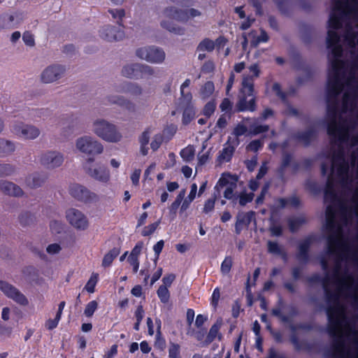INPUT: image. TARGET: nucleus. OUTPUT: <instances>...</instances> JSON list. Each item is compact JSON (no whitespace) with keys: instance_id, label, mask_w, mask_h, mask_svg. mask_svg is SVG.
<instances>
[{"instance_id":"nucleus-1","label":"nucleus","mask_w":358,"mask_h":358,"mask_svg":"<svg viewBox=\"0 0 358 358\" xmlns=\"http://www.w3.org/2000/svg\"><path fill=\"white\" fill-rule=\"evenodd\" d=\"M327 38L329 71L327 90L330 147L322 173L358 171V0H332Z\"/></svg>"},{"instance_id":"nucleus-2","label":"nucleus","mask_w":358,"mask_h":358,"mask_svg":"<svg viewBox=\"0 0 358 358\" xmlns=\"http://www.w3.org/2000/svg\"><path fill=\"white\" fill-rule=\"evenodd\" d=\"M327 240L321 265L324 276L314 274L310 284L321 283L327 300V331L333 339L330 358H358V240L342 243Z\"/></svg>"},{"instance_id":"nucleus-3","label":"nucleus","mask_w":358,"mask_h":358,"mask_svg":"<svg viewBox=\"0 0 358 358\" xmlns=\"http://www.w3.org/2000/svg\"><path fill=\"white\" fill-rule=\"evenodd\" d=\"M92 131L96 136L106 142L117 143L122 138L117 126L103 118H96L92 122Z\"/></svg>"},{"instance_id":"nucleus-4","label":"nucleus","mask_w":358,"mask_h":358,"mask_svg":"<svg viewBox=\"0 0 358 358\" xmlns=\"http://www.w3.org/2000/svg\"><path fill=\"white\" fill-rule=\"evenodd\" d=\"M76 150L90 157L101 155L103 152V145L91 136H83L75 141Z\"/></svg>"},{"instance_id":"nucleus-5","label":"nucleus","mask_w":358,"mask_h":358,"mask_svg":"<svg viewBox=\"0 0 358 358\" xmlns=\"http://www.w3.org/2000/svg\"><path fill=\"white\" fill-rule=\"evenodd\" d=\"M236 182V178L231 176L230 174L224 173L214 188L215 198H220L221 192L223 190V195L225 199H236L234 194V192L237 187Z\"/></svg>"},{"instance_id":"nucleus-6","label":"nucleus","mask_w":358,"mask_h":358,"mask_svg":"<svg viewBox=\"0 0 358 358\" xmlns=\"http://www.w3.org/2000/svg\"><path fill=\"white\" fill-rule=\"evenodd\" d=\"M94 160L93 157H89L86 159L84 164L85 173L95 180L102 183H107L110 178L108 169L99 163L93 165Z\"/></svg>"},{"instance_id":"nucleus-7","label":"nucleus","mask_w":358,"mask_h":358,"mask_svg":"<svg viewBox=\"0 0 358 358\" xmlns=\"http://www.w3.org/2000/svg\"><path fill=\"white\" fill-rule=\"evenodd\" d=\"M136 55L141 59L150 64H159L164 62L166 53L162 49L156 46H144L136 50Z\"/></svg>"},{"instance_id":"nucleus-8","label":"nucleus","mask_w":358,"mask_h":358,"mask_svg":"<svg viewBox=\"0 0 358 358\" xmlns=\"http://www.w3.org/2000/svg\"><path fill=\"white\" fill-rule=\"evenodd\" d=\"M66 66L59 64L47 66L40 74V80L44 84H52L58 82L66 74Z\"/></svg>"},{"instance_id":"nucleus-9","label":"nucleus","mask_w":358,"mask_h":358,"mask_svg":"<svg viewBox=\"0 0 358 358\" xmlns=\"http://www.w3.org/2000/svg\"><path fill=\"white\" fill-rule=\"evenodd\" d=\"M12 132L18 138L26 141H34L38 138L41 134V131L38 127L24 122L14 124Z\"/></svg>"},{"instance_id":"nucleus-10","label":"nucleus","mask_w":358,"mask_h":358,"mask_svg":"<svg viewBox=\"0 0 358 358\" xmlns=\"http://www.w3.org/2000/svg\"><path fill=\"white\" fill-rule=\"evenodd\" d=\"M66 218L69 224L78 231H85L89 228L87 217L81 210L71 208L66 211Z\"/></svg>"},{"instance_id":"nucleus-11","label":"nucleus","mask_w":358,"mask_h":358,"mask_svg":"<svg viewBox=\"0 0 358 358\" xmlns=\"http://www.w3.org/2000/svg\"><path fill=\"white\" fill-rule=\"evenodd\" d=\"M64 161V155L56 150H48L39 157L40 164L47 169L52 170L61 166Z\"/></svg>"},{"instance_id":"nucleus-12","label":"nucleus","mask_w":358,"mask_h":358,"mask_svg":"<svg viewBox=\"0 0 358 358\" xmlns=\"http://www.w3.org/2000/svg\"><path fill=\"white\" fill-rule=\"evenodd\" d=\"M1 291L9 299L22 306L29 304L28 299L17 288L9 282L0 280Z\"/></svg>"},{"instance_id":"nucleus-13","label":"nucleus","mask_w":358,"mask_h":358,"mask_svg":"<svg viewBox=\"0 0 358 358\" xmlns=\"http://www.w3.org/2000/svg\"><path fill=\"white\" fill-rule=\"evenodd\" d=\"M70 194L78 201L84 203L97 201L99 196L89 190L87 187L79 184L71 185L69 189Z\"/></svg>"},{"instance_id":"nucleus-14","label":"nucleus","mask_w":358,"mask_h":358,"mask_svg":"<svg viewBox=\"0 0 358 358\" xmlns=\"http://www.w3.org/2000/svg\"><path fill=\"white\" fill-rule=\"evenodd\" d=\"M99 37L108 42H115L124 38V31L115 26L106 24L102 26L99 30Z\"/></svg>"},{"instance_id":"nucleus-15","label":"nucleus","mask_w":358,"mask_h":358,"mask_svg":"<svg viewBox=\"0 0 358 358\" xmlns=\"http://www.w3.org/2000/svg\"><path fill=\"white\" fill-rule=\"evenodd\" d=\"M0 191L5 195L20 197L24 194L22 189L13 182L0 180Z\"/></svg>"},{"instance_id":"nucleus-16","label":"nucleus","mask_w":358,"mask_h":358,"mask_svg":"<svg viewBox=\"0 0 358 358\" xmlns=\"http://www.w3.org/2000/svg\"><path fill=\"white\" fill-rule=\"evenodd\" d=\"M115 90L120 93H129L132 96H138L142 95L143 90L141 86L137 83L124 82L117 85Z\"/></svg>"},{"instance_id":"nucleus-17","label":"nucleus","mask_w":358,"mask_h":358,"mask_svg":"<svg viewBox=\"0 0 358 358\" xmlns=\"http://www.w3.org/2000/svg\"><path fill=\"white\" fill-rule=\"evenodd\" d=\"M164 14L165 16L178 21L186 22L189 20V15L187 11L178 10L174 7H168L165 8Z\"/></svg>"},{"instance_id":"nucleus-18","label":"nucleus","mask_w":358,"mask_h":358,"mask_svg":"<svg viewBox=\"0 0 358 358\" xmlns=\"http://www.w3.org/2000/svg\"><path fill=\"white\" fill-rule=\"evenodd\" d=\"M312 243V238L308 237L301 241L299 245V252L296 258L303 263H306L308 260V252Z\"/></svg>"},{"instance_id":"nucleus-19","label":"nucleus","mask_w":358,"mask_h":358,"mask_svg":"<svg viewBox=\"0 0 358 358\" xmlns=\"http://www.w3.org/2000/svg\"><path fill=\"white\" fill-rule=\"evenodd\" d=\"M247 96L246 95H243L239 98L236 106L237 111H255L256 110L255 98L252 97L250 100L247 101Z\"/></svg>"},{"instance_id":"nucleus-20","label":"nucleus","mask_w":358,"mask_h":358,"mask_svg":"<svg viewBox=\"0 0 358 358\" xmlns=\"http://www.w3.org/2000/svg\"><path fill=\"white\" fill-rule=\"evenodd\" d=\"M235 151V147L229 143V141L225 143L223 149L220 151L219 155L217 156V162L220 164L223 162H228L231 160L234 152Z\"/></svg>"},{"instance_id":"nucleus-21","label":"nucleus","mask_w":358,"mask_h":358,"mask_svg":"<svg viewBox=\"0 0 358 358\" xmlns=\"http://www.w3.org/2000/svg\"><path fill=\"white\" fill-rule=\"evenodd\" d=\"M16 150L15 143L10 140L0 138V157L10 156Z\"/></svg>"},{"instance_id":"nucleus-22","label":"nucleus","mask_w":358,"mask_h":358,"mask_svg":"<svg viewBox=\"0 0 358 358\" xmlns=\"http://www.w3.org/2000/svg\"><path fill=\"white\" fill-rule=\"evenodd\" d=\"M14 15L3 14L0 16V29H13L15 26L19 24Z\"/></svg>"},{"instance_id":"nucleus-23","label":"nucleus","mask_w":358,"mask_h":358,"mask_svg":"<svg viewBox=\"0 0 358 358\" xmlns=\"http://www.w3.org/2000/svg\"><path fill=\"white\" fill-rule=\"evenodd\" d=\"M140 63L129 64L123 66L122 74L128 78L138 79Z\"/></svg>"},{"instance_id":"nucleus-24","label":"nucleus","mask_w":358,"mask_h":358,"mask_svg":"<svg viewBox=\"0 0 358 358\" xmlns=\"http://www.w3.org/2000/svg\"><path fill=\"white\" fill-rule=\"evenodd\" d=\"M45 182V177L40 173H34L26 178L27 185L33 189L41 187Z\"/></svg>"},{"instance_id":"nucleus-25","label":"nucleus","mask_w":358,"mask_h":358,"mask_svg":"<svg viewBox=\"0 0 358 358\" xmlns=\"http://www.w3.org/2000/svg\"><path fill=\"white\" fill-rule=\"evenodd\" d=\"M241 92L243 95L252 96L254 92L253 76H245L243 78Z\"/></svg>"},{"instance_id":"nucleus-26","label":"nucleus","mask_w":358,"mask_h":358,"mask_svg":"<svg viewBox=\"0 0 358 358\" xmlns=\"http://www.w3.org/2000/svg\"><path fill=\"white\" fill-rule=\"evenodd\" d=\"M151 129L147 128L139 136L138 141L141 144V152L143 155L145 156L148 153V144L150 141Z\"/></svg>"},{"instance_id":"nucleus-27","label":"nucleus","mask_w":358,"mask_h":358,"mask_svg":"<svg viewBox=\"0 0 358 358\" xmlns=\"http://www.w3.org/2000/svg\"><path fill=\"white\" fill-rule=\"evenodd\" d=\"M120 249L118 248H113L108 252H107L103 259L101 266L104 268L109 267L113 260L120 255Z\"/></svg>"},{"instance_id":"nucleus-28","label":"nucleus","mask_w":358,"mask_h":358,"mask_svg":"<svg viewBox=\"0 0 358 358\" xmlns=\"http://www.w3.org/2000/svg\"><path fill=\"white\" fill-rule=\"evenodd\" d=\"M287 222L289 230L292 232H295L301 225L307 222V220L304 216L300 215L299 217L289 218Z\"/></svg>"},{"instance_id":"nucleus-29","label":"nucleus","mask_w":358,"mask_h":358,"mask_svg":"<svg viewBox=\"0 0 358 358\" xmlns=\"http://www.w3.org/2000/svg\"><path fill=\"white\" fill-rule=\"evenodd\" d=\"M222 326V321L217 320L210 329V331L208 332V334L206 337V343H210L214 341V339L218 336V338L220 340L222 336L219 334L220 329Z\"/></svg>"},{"instance_id":"nucleus-30","label":"nucleus","mask_w":358,"mask_h":358,"mask_svg":"<svg viewBox=\"0 0 358 358\" xmlns=\"http://www.w3.org/2000/svg\"><path fill=\"white\" fill-rule=\"evenodd\" d=\"M315 134L314 128H309L303 132L299 133L296 138L305 145H308L315 138Z\"/></svg>"},{"instance_id":"nucleus-31","label":"nucleus","mask_w":358,"mask_h":358,"mask_svg":"<svg viewBox=\"0 0 358 358\" xmlns=\"http://www.w3.org/2000/svg\"><path fill=\"white\" fill-rule=\"evenodd\" d=\"M197 191V185L196 184L194 183L191 185V191L188 195V196L183 201L181 207H180V211L184 212L185 211L190 204V203L194 199L196 196Z\"/></svg>"},{"instance_id":"nucleus-32","label":"nucleus","mask_w":358,"mask_h":358,"mask_svg":"<svg viewBox=\"0 0 358 358\" xmlns=\"http://www.w3.org/2000/svg\"><path fill=\"white\" fill-rule=\"evenodd\" d=\"M215 90V86L212 81L206 82L200 89V96L203 99L209 98Z\"/></svg>"},{"instance_id":"nucleus-33","label":"nucleus","mask_w":358,"mask_h":358,"mask_svg":"<svg viewBox=\"0 0 358 358\" xmlns=\"http://www.w3.org/2000/svg\"><path fill=\"white\" fill-rule=\"evenodd\" d=\"M18 220L22 226L26 227L34 223L35 217L30 212L24 211L19 215Z\"/></svg>"},{"instance_id":"nucleus-34","label":"nucleus","mask_w":358,"mask_h":358,"mask_svg":"<svg viewBox=\"0 0 358 358\" xmlns=\"http://www.w3.org/2000/svg\"><path fill=\"white\" fill-rule=\"evenodd\" d=\"M155 75V71L151 66L144 64H139L138 79L143 78H150Z\"/></svg>"},{"instance_id":"nucleus-35","label":"nucleus","mask_w":358,"mask_h":358,"mask_svg":"<svg viewBox=\"0 0 358 358\" xmlns=\"http://www.w3.org/2000/svg\"><path fill=\"white\" fill-rule=\"evenodd\" d=\"M16 167L8 163H0V178L8 177L14 174Z\"/></svg>"},{"instance_id":"nucleus-36","label":"nucleus","mask_w":358,"mask_h":358,"mask_svg":"<svg viewBox=\"0 0 358 358\" xmlns=\"http://www.w3.org/2000/svg\"><path fill=\"white\" fill-rule=\"evenodd\" d=\"M195 116V110L192 105L187 106L182 114V122L185 124H189Z\"/></svg>"},{"instance_id":"nucleus-37","label":"nucleus","mask_w":358,"mask_h":358,"mask_svg":"<svg viewBox=\"0 0 358 358\" xmlns=\"http://www.w3.org/2000/svg\"><path fill=\"white\" fill-rule=\"evenodd\" d=\"M180 157L187 162H191L194 158L195 150L193 145H188L180 151Z\"/></svg>"},{"instance_id":"nucleus-38","label":"nucleus","mask_w":358,"mask_h":358,"mask_svg":"<svg viewBox=\"0 0 358 358\" xmlns=\"http://www.w3.org/2000/svg\"><path fill=\"white\" fill-rule=\"evenodd\" d=\"M185 196V189H182L178 195L177 196L176 200L172 203L169 208L170 213L173 214L174 216L176 214L177 210L179 208L182 201L183 200Z\"/></svg>"},{"instance_id":"nucleus-39","label":"nucleus","mask_w":358,"mask_h":358,"mask_svg":"<svg viewBox=\"0 0 358 358\" xmlns=\"http://www.w3.org/2000/svg\"><path fill=\"white\" fill-rule=\"evenodd\" d=\"M215 43L213 41L209 38H205L200 42L197 47V50L199 51H208L211 52L214 50Z\"/></svg>"},{"instance_id":"nucleus-40","label":"nucleus","mask_w":358,"mask_h":358,"mask_svg":"<svg viewBox=\"0 0 358 358\" xmlns=\"http://www.w3.org/2000/svg\"><path fill=\"white\" fill-rule=\"evenodd\" d=\"M157 294L160 301L163 303H167L170 299V293L168 287L160 285L157 291Z\"/></svg>"},{"instance_id":"nucleus-41","label":"nucleus","mask_w":358,"mask_h":358,"mask_svg":"<svg viewBox=\"0 0 358 358\" xmlns=\"http://www.w3.org/2000/svg\"><path fill=\"white\" fill-rule=\"evenodd\" d=\"M108 13L119 25H122V19L125 16V10L123 8L110 9Z\"/></svg>"},{"instance_id":"nucleus-42","label":"nucleus","mask_w":358,"mask_h":358,"mask_svg":"<svg viewBox=\"0 0 358 358\" xmlns=\"http://www.w3.org/2000/svg\"><path fill=\"white\" fill-rule=\"evenodd\" d=\"M292 157L289 154H284L282 157L281 166L279 169L280 176L282 178L287 167L292 164Z\"/></svg>"},{"instance_id":"nucleus-43","label":"nucleus","mask_w":358,"mask_h":358,"mask_svg":"<svg viewBox=\"0 0 358 358\" xmlns=\"http://www.w3.org/2000/svg\"><path fill=\"white\" fill-rule=\"evenodd\" d=\"M254 215L252 211L247 213H241L237 215V221H238L242 225L248 226L250 224L251 220Z\"/></svg>"},{"instance_id":"nucleus-44","label":"nucleus","mask_w":358,"mask_h":358,"mask_svg":"<svg viewBox=\"0 0 358 358\" xmlns=\"http://www.w3.org/2000/svg\"><path fill=\"white\" fill-rule=\"evenodd\" d=\"M269 127L268 125L252 124L250 127V134L252 135H257L268 131Z\"/></svg>"},{"instance_id":"nucleus-45","label":"nucleus","mask_w":358,"mask_h":358,"mask_svg":"<svg viewBox=\"0 0 358 358\" xmlns=\"http://www.w3.org/2000/svg\"><path fill=\"white\" fill-rule=\"evenodd\" d=\"M232 264L233 259L231 257H226L221 264V272L222 273V274H228L231 271Z\"/></svg>"},{"instance_id":"nucleus-46","label":"nucleus","mask_w":358,"mask_h":358,"mask_svg":"<svg viewBox=\"0 0 358 358\" xmlns=\"http://www.w3.org/2000/svg\"><path fill=\"white\" fill-rule=\"evenodd\" d=\"M98 281V274L93 273L89 280L87 281L85 289L90 293H93L94 292V287Z\"/></svg>"},{"instance_id":"nucleus-47","label":"nucleus","mask_w":358,"mask_h":358,"mask_svg":"<svg viewBox=\"0 0 358 358\" xmlns=\"http://www.w3.org/2000/svg\"><path fill=\"white\" fill-rule=\"evenodd\" d=\"M180 347L178 344L171 343L169 349V356L170 358H181L180 355Z\"/></svg>"},{"instance_id":"nucleus-48","label":"nucleus","mask_w":358,"mask_h":358,"mask_svg":"<svg viewBox=\"0 0 358 358\" xmlns=\"http://www.w3.org/2000/svg\"><path fill=\"white\" fill-rule=\"evenodd\" d=\"M239 201H238V203L241 206H245L249 202H251L254 198V193H245V192H242L241 193V194L239 195Z\"/></svg>"},{"instance_id":"nucleus-49","label":"nucleus","mask_w":358,"mask_h":358,"mask_svg":"<svg viewBox=\"0 0 358 358\" xmlns=\"http://www.w3.org/2000/svg\"><path fill=\"white\" fill-rule=\"evenodd\" d=\"M98 307V303L96 301H92L90 303H88L85 307L84 313L85 315L90 317L94 314V311L96 310Z\"/></svg>"},{"instance_id":"nucleus-50","label":"nucleus","mask_w":358,"mask_h":358,"mask_svg":"<svg viewBox=\"0 0 358 358\" xmlns=\"http://www.w3.org/2000/svg\"><path fill=\"white\" fill-rule=\"evenodd\" d=\"M164 138L160 134H157L153 136L152 141L150 143V147L152 150L156 151L162 145Z\"/></svg>"},{"instance_id":"nucleus-51","label":"nucleus","mask_w":358,"mask_h":358,"mask_svg":"<svg viewBox=\"0 0 358 358\" xmlns=\"http://www.w3.org/2000/svg\"><path fill=\"white\" fill-rule=\"evenodd\" d=\"M217 199L218 198H215V192H214L212 195V198L208 199L206 201V203L204 204V207H203V213H208L211 212L214 209L215 202Z\"/></svg>"},{"instance_id":"nucleus-52","label":"nucleus","mask_w":358,"mask_h":358,"mask_svg":"<svg viewBox=\"0 0 358 358\" xmlns=\"http://www.w3.org/2000/svg\"><path fill=\"white\" fill-rule=\"evenodd\" d=\"M215 103L213 101H208L203 109V114L206 117H209L213 114L215 110Z\"/></svg>"},{"instance_id":"nucleus-53","label":"nucleus","mask_w":358,"mask_h":358,"mask_svg":"<svg viewBox=\"0 0 358 358\" xmlns=\"http://www.w3.org/2000/svg\"><path fill=\"white\" fill-rule=\"evenodd\" d=\"M268 250L269 252L276 255L282 254V249L280 246L276 243L271 241H268L267 243Z\"/></svg>"},{"instance_id":"nucleus-54","label":"nucleus","mask_w":358,"mask_h":358,"mask_svg":"<svg viewBox=\"0 0 358 358\" xmlns=\"http://www.w3.org/2000/svg\"><path fill=\"white\" fill-rule=\"evenodd\" d=\"M263 146V142L261 140H254L251 141L246 147L248 151L257 152Z\"/></svg>"},{"instance_id":"nucleus-55","label":"nucleus","mask_w":358,"mask_h":358,"mask_svg":"<svg viewBox=\"0 0 358 358\" xmlns=\"http://www.w3.org/2000/svg\"><path fill=\"white\" fill-rule=\"evenodd\" d=\"M159 222H156L147 227H145L142 231V235L143 236H148L152 234L157 229V227L159 226Z\"/></svg>"},{"instance_id":"nucleus-56","label":"nucleus","mask_w":358,"mask_h":358,"mask_svg":"<svg viewBox=\"0 0 358 358\" xmlns=\"http://www.w3.org/2000/svg\"><path fill=\"white\" fill-rule=\"evenodd\" d=\"M125 99L126 98L123 96L111 95L108 96V101L110 103L117 104L120 106H122Z\"/></svg>"},{"instance_id":"nucleus-57","label":"nucleus","mask_w":358,"mask_h":358,"mask_svg":"<svg viewBox=\"0 0 358 358\" xmlns=\"http://www.w3.org/2000/svg\"><path fill=\"white\" fill-rule=\"evenodd\" d=\"M247 127L243 124H238L237 127L234 129L233 134L236 137V144H238V138L243 134H245L247 131Z\"/></svg>"},{"instance_id":"nucleus-58","label":"nucleus","mask_w":358,"mask_h":358,"mask_svg":"<svg viewBox=\"0 0 358 358\" xmlns=\"http://www.w3.org/2000/svg\"><path fill=\"white\" fill-rule=\"evenodd\" d=\"M121 107H123L131 113H135L137 108L136 103L127 99V98L125 99Z\"/></svg>"},{"instance_id":"nucleus-59","label":"nucleus","mask_w":358,"mask_h":358,"mask_svg":"<svg viewBox=\"0 0 358 358\" xmlns=\"http://www.w3.org/2000/svg\"><path fill=\"white\" fill-rule=\"evenodd\" d=\"M162 26L164 28H166V29H168L169 31H172V32H174V33H176V34H181L183 33V29L182 28H180V27H174L172 24H171L169 22H165V21H163L161 23Z\"/></svg>"},{"instance_id":"nucleus-60","label":"nucleus","mask_w":358,"mask_h":358,"mask_svg":"<svg viewBox=\"0 0 358 358\" xmlns=\"http://www.w3.org/2000/svg\"><path fill=\"white\" fill-rule=\"evenodd\" d=\"M272 89L280 99H282L283 101H286L287 95L285 92L281 91L280 85L278 83H274Z\"/></svg>"},{"instance_id":"nucleus-61","label":"nucleus","mask_w":358,"mask_h":358,"mask_svg":"<svg viewBox=\"0 0 358 358\" xmlns=\"http://www.w3.org/2000/svg\"><path fill=\"white\" fill-rule=\"evenodd\" d=\"M268 40V36L266 31L262 30L260 35L257 38L256 41L252 42V45L255 47L261 42H266Z\"/></svg>"},{"instance_id":"nucleus-62","label":"nucleus","mask_w":358,"mask_h":358,"mask_svg":"<svg viewBox=\"0 0 358 358\" xmlns=\"http://www.w3.org/2000/svg\"><path fill=\"white\" fill-rule=\"evenodd\" d=\"M22 39L24 43L29 46H33L34 45V39L33 35L28 31H26L23 34Z\"/></svg>"},{"instance_id":"nucleus-63","label":"nucleus","mask_w":358,"mask_h":358,"mask_svg":"<svg viewBox=\"0 0 358 358\" xmlns=\"http://www.w3.org/2000/svg\"><path fill=\"white\" fill-rule=\"evenodd\" d=\"M61 317L57 318V315L55 316V319H49L45 322V327L48 329L52 330L57 327L59 321L60 320Z\"/></svg>"},{"instance_id":"nucleus-64","label":"nucleus","mask_w":358,"mask_h":358,"mask_svg":"<svg viewBox=\"0 0 358 358\" xmlns=\"http://www.w3.org/2000/svg\"><path fill=\"white\" fill-rule=\"evenodd\" d=\"M175 279H176V275L173 273H170V274L165 275L162 279V282H163L162 286H166V287H170Z\"/></svg>"}]
</instances>
